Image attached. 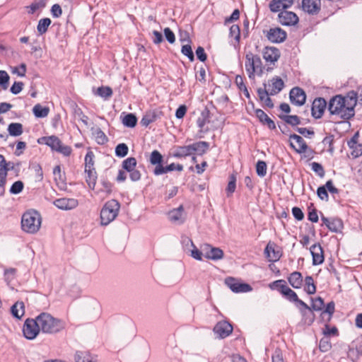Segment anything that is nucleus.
I'll list each match as a JSON object with an SVG mask.
<instances>
[{"instance_id":"nucleus-1","label":"nucleus","mask_w":362,"mask_h":362,"mask_svg":"<svg viewBox=\"0 0 362 362\" xmlns=\"http://www.w3.org/2000/svg\"><path fill=\"white\" fill-rule=\"evenodd\" d=\"M357 99L358 95L354 91L349 92L345 96L337 95L329 100L327 110L336 118L349 120L355 115Z\"/></svg>"},{"instance_id":"nucleus-2","label":"nucleus","mask_w":362,"mask_h":362,"mask_svg":"<svg viewBox=\"0 0 362 362\" xmlns=\"http://www.w3.org/2000/svg\"><path fill=\"white\" fill-rule=\"evenodd\" d=\"M37 317L40 331L45 334H56L65 328V322L48 313H42Z\"/></svg>"},{"instance_id":"nucleus-3","label":"nucleus","mask_w":362,"mask_h":362,"mask_svg":"<svg viewBox=\"0 0 362 362\" xmlns=\"http://www.w3.org/2000/svg\"><path fill=\"white\" fill-rule=\"evenodd\" d=\"M245 66L250 80H255L256 75L262 76L264 73V67L260 57L250 51L245 54Z\"/></svg>"},{"instance_id":"nucleus-4","label":"nucleus","mask_w":362,"mask_h":362,"mask_svg":"<svg viewBox=\"0 0 362 362\" xmlns=\"http://www.w3.org/2000/svg\"><path fill=\"white\" fill-rule=\"evenodd\" d=\"M42 218L35 210L25 212L21 219L22 229L29 233H35L41 226Z\"/></svg>"},{"instance_id":"nucleus-5","label":"nucleus","mask_w":362,"mask_h":362,"mask_svg":"<svg viewBox=\"0 0 362 362\" xmlns=\"http://www.w3.org/2000/svg\"><path fill=\"white\" fill-rule=\"evenodd\" d=\"M120 209V204L116 199L107 202L100 211L101 224L108 225L117 216Z\"/></svg>"},{"instance_id":"nucleus-6","label":"nucleus","mask_w":362,"mask_h":362,"mask_svg":"<svg viewBox=\"0 0 362 362\" xmlns=\"http://www.w3.org/2000/svg\"><path fill=\"white\" fill-rule=\"evenodd\" d=\"M42 139L45 141V144L49 146L53 151H57L65 156H69L71 153V148L64 145L56 136H45Z\"/></svg>"},{"instance_id":"nucleus-7","label":"nucleus","mask_w":362,"mask_h":362,"mask_svg":"<svg viewBox=\"0 0 362 362\" xmlns=\"http://www.w3.org/2000/svg\"><path fill=\"white\" fill-rule=\"evenodd\" d=\"M282 296L290 302L294 303L296 306L299 309L303 316L307 315L306 310H311V308L304 301L299 299L296 293L288 286L283 293Z\"/></svg>"},{"instance_id":"nucleus-8","label":"nucleus","mask_w":362,"mask_h":362,"mask_svg":"<svg viewBox=\"0 0 362 362\" xmlns=\"http://www.w3.org/2000/svg\"><path fill=\"white\" fill-rule=\"evenodd\" d=\"M40 332L37 317L35 319L28 318L23 325V332L24 337L30 340L34 339Z\"/></svg>"},{"instance_id":"nucleus-9","label":"nucleus","mask_w":362,"mask_h":362,"mask_svg":"<svg viewBox=\"0 0 362 362\" xmlns=\"http://www.w3.org/2000/svg\"><path fill=\"white\" fill-rule=\"evenodd\" d=\"M225 283L234 293H247L252 290V288L250 284L240 283L233 277L226 278L225 279Z\"/></svg>"},{"instance_id":"nucleus-10","label":"nucleus","mask_w":362,"mask_h":362,"mask_svg":"<svg viewBox=\"0 0 362 362\" xmlns=\"http://www.w3.org/2000/svg\"><path fill=\"white\" fill-rule=\"evenodd\" d=\"M202 250L204 252V256L208 259L220 260L223 259L224 255L223 251L221 248L213 247L209 244H204L202 247Z\"/></svg>"},{"instance_id":"nucleus-11","label":"nucleus","mask_w":362,"mask_h":362,"mask_svg":"<svg viewBox=\"0 0 362 362\" xmlns=\"http://www.w3.org/2000/svg\"><path fill=\"white\" fill-rule=\"evenodd\" d=\"M266 37L273 43H281L285 41L287 34L280 28H272L267 32Z\"/></svg>"},{"instance_id":"nucleus-12","label":"nucleus","mask_w":362,"mask_h":362,"mask_svg":"<svg viewBox=\"0 0 362 362\" xmlns=\"http://www.w3.org/2000/svg\"><path fill=\"white\" fill-rule=\"evenodd\" d=\"M264 253L269 262H276L281 257V251L274 243L269 242L267 245Z\"/></svg>"},{"instance_id":"nucleus-13","label":"nucleus","mask_w":362,"mask_h":362,"mask_svg":"<svg viewBox=\"0 0 362 362\" xmlns=\"http://www.w3.org/2000/svg\"><path fill=\"white\" fill-rule=\"evenodd\" d=\"M280 56V50L274 47H266L262 52L263 59L270 64H274L279 60Z\"/></svg>"},{"instance_id":"nucleus-14","label":"nucleus","mask_w":362,"mask_h":362,"mask_svg":"<svg viewBox=\"0 0 362 362\" xmlns=\"http://www.w3.org/2000/svg\"><path fill=\"white\" fill-rule=\"evenodd\" d=\"M289 97L291 103L298 106L303 105L306 100L305 93L298 87L293 88L291 90Z\"/></svg>"},{"instance_id":"nucleus-15","label":"nucleus","mask_w":362,"mask_h":362,"mask_svg":"<svg viewBox=\"0 0 362 362\" xmlns=\"http://www.w3.org/2000/svg\"><path fill=\"white\" fill-rule=\"evenodd\" d=\"M53 204L58 209L67 211L75 209L78 202L74 198H59L54 200Z\"/></svg>"},{"instance_id":"nucleus-16","label":"nucleus","mask_w":362,"mask_h":362,"mask_svg":"<svg viewBox=\"0 0 362 362\" xmlns=\"http://www.w3.org/2000/svg\"><path fill=\"white\" fill-rule=\"evenodd\" d=\"M284 88V83L283 80L279 77H273L267 83V90L269 91L271 95H275L278 94Z\"/></svg>"},{"instance_id":"nucleus-17","label":"nucleus","mask_w":362,"mask_h":362,"mask_svg":"<svg viewBox=\"0 0 362 362\" xmlns=\"http://www.w3.org/2000/svg\"><path fill=\"white\" fill-rule=\"evenodd\" d=\"M327 107V102L322 98H318L314 100L312 105V115L316 119L321 118Z\"/></svg>"},{"instance_id":"nucleus-18","label":"nucleus","mask_w":362,"mask_h":362,"mask_svg":"<svg viewBox=\"0 0 362 362\" xmlns=\"http://www.w3.org/2000/svg\"><path fill=\"white\" fill-rule=\"evenodd\" d=\"M303 10L311 15L317 14L321 8L320 0H303L302 1Z\"/></svg>"},{"instance_id":"nucleus-19","label":"nucleus","mask_w":362,"mask_h":362,"mask_svg":"<svg viewBox=\"0 0 362 362\" xmlns=\"http://www.w3.org/2000/svg\"><path fill=\"white\" fill-rule=\"evenodd\" d=\"M279 20L282 25H293L298 22V17L293 12L283 11L279 14Z\"/></svg>"},{"instance_id":"nucleus-20","label":"nucleus","mask_w":362,"mask_h":362,"mask_svg":"<svg viewBox=\"0 0 362 362\" xmlns=\"http://www.w3.org/2000/svg\"><path fill=\"white\" fill-rule=\"evenodd\" d=\"M214 332L220 338H225L233 332V327L226 321H221L215 325Z\"/></svg>"},{"instance_id":"nucleus-21","label":"nucleus","mask_w":362,"mask_h":362,"mask_svg":"<svg viewBox=\"0 0 362 362\" xmlns=\"http://www.w3.org/2000/svg\"><path fill=\"white\" fill-rule=\"evenodd\" d=\"M321 219L323 223L332 232L339 233L343 228V222L340 218H328L325 216H322Z\"/></svg>"},{"instance_id":"nucleus-22","label":"nucleus","mask_w":362,"mask_h":362,"mask_svg":"<svg viewBox=\"0 0 362 362\" xmlns=\"http://www.w3.org/2000/svg\"><path fill=\"white\" fill-rule=\"evenodd\" d=\"M312 257H313V264L319 265L324 262V253L322 247L320 244H314L310 248Z\"/></svg>"},{"instance_id":"nucleus-23","label":"nucleus","mask_w":362,"mask_h":362,"mask_svg":"<svg viewBox=\"0 0 362 362\" xmlns=\"http://www.w3.org/2000/svg\"><path fill=\"white\" fill-rule=\"evenodd\" d=\"M264 88H259L257 90L259 100L264 103V105L269 108L274 107V103L270 98V93L267 90V83H263Z\"/></svg>"},{"instance_id":"nucleus-24","label":"nucleus","mask_w":362,"mask_h":362,"mask_svg":"<svg viewBox=\"0 0 362 362\" xmlns=\"http://www.w3.org/2000/svg\"><path fill=\"white\" fill-rule=\"evenodd\" d=\"M290 139L294 140L297 144L296 146L293 142H291V146L298 153H305L308 148V146L304 141V139L299 135L297 134H291Z\"/></svg>"},{"instance_id":"nucleus-25","label":"nucleus","mask_w":362,"mask_h":362,"mask_svg":"<svg viewBox=\"0 0 362 362\" xmlns=\"http://www.w3.org/2000/svg\"><path fill=\"white\" fill-rule=\"evenodd\" d=\"M256 117L259 119V122L267 125L270 129H275L276 124L261 109H257L255 111Z\"/></svg>"},{"instance_id":"nucleus-26","label":"nucleus","mask_w":362,"mask_h":362,"mask_svg":"<svg viewBox=\"0 0 362 362\" xmlns=\"http://www.w3.org/2000/svg\"><path fill=\"white\" fill-rule=\"evenodd\" d=\"M175 170L177 171H182L183 170V165L181 164H175L173 163L166 167H163V165L156 166L153 170V173L156 175H160Z\"/></svg>"},{"instance_id":"nucleus-27","label":"nucleus","mask_w":362,"mask_h":362,"mask_svg":"<svg viewBox=\"0 0 362 362\" xmlns=\"http://www.w3.org/2000/svg\"><path fill=\"white\" fill-rule=\"evenodd\" d=\"M312 304L311 306H309L311 308V310H308L309 312V321L310 323L313 322L315 320V315L313 313V310L320 311L323 308L325 303L324 300L321 297H317L315 298H312Z\"/></svg>"},{"instance_id":"nucleus-28","label":"nucleus","mask_w":362,"mask_h":362,"mask_svg":"<svg viewBox=\"0 0 362 362\" xmlns=\"http://www.w3.org/2000/svg\"><path fill=\"white\" fill-rule=\"evenodd\" d=\"M4 157L0 154V187L4 188L6 182V176L9 168Z\"/></svg>"},{"instance_id":"nucleus-29","label":"nucleus","mask_w":362,"mask_h":362,"mask_svg":"<svg viewBox=\"0 0 362 362\" xmlns=\"http://www.w3.org/2000/svg\"><path fill=\"white\" fill-rule=\"evenodd\" d=\"M348 146L352 149L351 154L354 158H358L362 155V144L357 143V134L348 141Z\"/></svg>"},{"instance_id":"nucleus-30","label":"nucleus","mask_w":362,"mask_h":362,"mask_svg":"<svg viewBox=\"0 0 362 362\" xmlns=\"http://www.w3.org/2000/svg\"><path fill=\"white\" fill-rule=\"evenodd\" d=\"M303 276L299 272H293L288 277V281L294 288H300L303 284Z\"/></svg>"},{"instance_id":"nucleus-31","label":"nucleus","mask_w":362,"mask_h":362,"mask_svg":"<svg viewBox=\"0 0 362 362\" xmlns=\"http://www.w3.org/2000/svg\"><path fill=\"white\" fill-rule=\"evenodd\" d=\"M335 310V304L333 301L327 304L325 309L321 313L320 317L322 320L326 322H329Z\"/></svg>"},{"instance_id":"nucleus-32","label":"nucleus","mask_w":362,"mask_h":362,"mask_svg":"<svg viewBox=\"0 0 362 362\" xmlns=\"http://www.w3.org/2000/svg\"><path fill=\"white\" fill-rule=\"evenodd\" d=\"M12 315L20 320L25 314V305L23 301H17L11 308Z\"/></svg>"},{"instance_id":"nucleus-33","label":"nucleus","mask_w":362,"mask_h":362,"mask_svg":"<svg viewBox=\"0 0 362 362\" xmlns=\"http://www.w3.org/2000/svg\"><path fill=\"white\" fill-rule=\"evenodd\" d=\"M86 173V182H87L88 187L91 189H94L96 181L98 178L97 172L95 170L88 169L85 170Z\"/></svg>"},{"instance_id":"nucleus-34","label":"nucleus","mask_w":362,"mask_h":362,"mask_svg":"<svg viewBox=\"0 0 362 362\" xmlns=\"http://www.w3.org/2000/svg\"><path fill=\"white\" fill-rule=\"evenodd\" d=\"M192 154L191 144L188 146H177L173 152L175 158H180Z\"/></svg>"},{"instance_id":"nucleus-35","label":"nucleus","mask_w":362,"mask_h":362,"mask_svg":"<svg viewBox=\"0 0 362 362\" xmlns=\"http://www.w3.org/2000/svg\"><path fill=\"white\" fill-rule=\"evenodd\" d=\"M209 143L206 141H198L191 144L192 153H197L198 155L204 154L209 148Z\"/></svg>"},{"instance_id":"nucleus-36","label":"nucleus","mask_w":362,"mask_h":362,"mask_svg":"<svg viewBox=\"0 0 362 362\" xmlns=\"http://www.w3.org/2000/svg\"><path fill=\"white\" fill-rule=\"evenodd\" d=\"M183 206L181 205L178 208L170 211L169 212V218L170 219V221L173 222L179 221L182 223L183 221Z\"/></svg>"},{"instance_id":"nucleus-37","label":"nucleus","mask_w":362,"mask_h":362,"mask_svg":"<svg viewBox=\"0 0 362 362\" xmlns=\"http://www.w3.org/2000/svg\"><path fill=\"white\" fill-rule=\"evenodd\" d=\"M8 132L11 136H18L23 134V125L18 122L11 123L8 127Z\"/></svg>"},{"instance_id":"nucleus-38","label":"nucleus","mask_w":362,"mask_h":362,"mask_svg":"<svg viewBox=\"0 0 362 362\" xmlns=\"http://www.w3.org/2000/svg\"><path fill=\"white\" fill-rule=\"evenodd\" d=\"M158 115L155 111L147 112L142 117L141 124L144 127H148L151 123L157 119Z\"/></svg>"},{"instance_id":"nucleus-39","label":"nucleus","mask_w":362,"mask_h":362,"mask_svg":"<svg viewBox=\"0 0 362 362\" xmlns=\"http://www.w3.org/2000/svg\"><path fill=\"white\" fill-rule=\"evenodd\" d=\"M279 117L286 124H290L292 127H295L300 124V119L297 115H280Z\"/></svg>"},{"instance_id":"nucleus-40","label":"nucleus","mask_w":362,"mask_h":362,"mask_svg":"<svg viewBox=\"0 0 362 362\" xmlns=\"http://www.w3.org/2000/svg\"><path fill=\"white\" fill-rule=\"evenodd\" d=\"M93 134L94 135L95 140L98 144H105L108 139L105 133L99 127L93 128Z\"/></svg>"},{"instance_id":"nucleus-41","label":"nucleus","mask_w":362,"mask_h":362,"mask_svg":"<svg viewBox=\"0 0 362 362\" xmlns=\"http://www.w3.org/2000/svg\"><path fill=\"white\" fill-rule=\"evenodd\" d=\"M33 111L36 117L43 118L48 115L49 109L47 107H42L40 104H37L33 107Z\"/></svg>"},{"instance_id":"nucleus-42","label":"nucleus","mask_w":362,"mask_h":362,"mask_svg":"<svg viewBox=\"0 0 362 362\" xmlns=\"http://www.w3.org/2000/svg\"><path fill=\"white\" fill-rule=\"evenodd\" d=\"M51 24V20L49 18H42L38 21L37 30L39 35L45 34Z\"/></svg>"},{"instance_id":"nucleus-43","label":"nucleus","mask_w":362,"mask_h":362,"mask_svg":"<svg viewBox=\"0 0 362 362\" xmlns=\"http://www.w3.org/2000/svg\"><path fill=\"white\" fill-rule=\"evenodd\" d=\"M75 362H93V358L88 352L78 351L75 354Z\"/></svg>"},{"instance_id":"nucleus-44","label":"nucleus","mask_w":362,"mask_h":362,"mask_svg":"<svg viewBox=\"0 0 362 362\" xmlns=\"http://www.w3.org/2000/svg\"><path fill=\"white\" fill-rule=\"evenodd\" d=\"M149 161L156 166L163 165V156L158 151L154 150L151 153Z\"/></svg>"},{"instance_id":"nucleus-45","label":"nucleus","mask_w":362,"mask_h":362,"mask_svg":"<svg viewBox=\"0 0 362 362\" xmlns=\"http://www.w3.org/2000/svg\"><path fill=\"white\" fill-rule=\"evenodd\" d=\"M137 118L132 114L129 113L122 119V124L127 127L133 128L136 125Z\"/></svg>"},{"instance_id":"nucleus-46","label":"nucleus","mask_w":362,"mask_h":362,"mask_svg":"<svg viewBox=\"0 0 362 362\" xmlns=\"http://www.w3.org/2000/svg\"><path fill=\"white\" fill-rule=\"evenodd\" d=\"M305 288L304 290L308 294H314L316 292V286L314 284L313 278L310 276H308L305 279Z\"/></svg>"},{"instance_id":"nucleus-47","label":"nucleus","mask_w":362,"mask_h":362,"mask_svg":"<svg viewBox=\"0 0 362 362\" xmlns=\"http://www.w3.org/2000/svg\"><path fill=\"white\" fill-rule=\"evenodd\" d=\"M95 155L93 151H88L85 156V170L88 169L95 170L94 165Z\"/></svg>"},{"instance_id":"nucleus-48","label":"nucleus","mask_w":362,"mask_h":362,"mask_svg":"<svg viewBox=\"0 0 362 362\" xmlns=\"http://www.w3.org/2000/svg\"><path fill=\"white\" fill-rule=\"evenodd\" d=\"M269 287L271 289H276L279 291L281 294H283L288 286L286 285V282L284 280L280 279L271 283L269 284Z\"/></svg>"},{"instance_id":"nucleus-49","label":"nucleus","mask_w":362,"mask_h":362,"mask_svg":"<svg viewBox=\"0 0 362 362\" xmlns=\"http://www.w3.org/2000/svg\"><path fill=\"white\" fill-rule=\"evenodd\" d=\"M136 160L134 157H129L124 160L122 162V168L126 171H132L136 166Z\"/></svg>"},{"instance_id":"nucleus-50","label":"nucleus","mask_w":362,"mask_h":362,"mask_svg":"<svg viewBox=\"0 0 362 362\" xmlns=\"http://www.w3.org/2000/svg\"><path fill=\"white\" fill-rule=\"evenodd\" d=\"M45 6L46 0H40L38 1L33 2L30 6H26L25 8L28 9V13L33 14L37 10L44 8Z\"/></svg>"},{"instance_id":"nucleus-51","label":"nucleus","mask_w":362,"mask_h":362,"mask_svg":"<svg viewBox=\"0 0 362 362\" xmlns=\"http://www.w3.org/2000/svg\"><path fill=\"white\" fill-rule=\"evenodd\" d=\"M128 146L127 144L122 143L118 144L115 148V154L117 156L123 158L128 153Z\"/></svg>"},{"instance_id":"nucleus-52","label":"nucleus","mask_w":362,"mask_h":362,"mask_svg":"<svg viewBox=\"0 0 362 362\" xmlns=\"http://www.w3.org/2000/svg\"><path fill=\"white\" fill-rule=\"evenodd\" d=\"M97 93L102 98H108L112 95V90L108 86H101L97 90Z\"/></svg>"},{"instance_id":"nucleus-53","label":"nucleus","mask_w":362,"mask_h":362,"mask_svg":"<svg viewBox=\"0 0 362 362\" xmlns=\"http://www.w3.org/2000/svg\"><path fill=\"white\" fill-rule=\"evenodd\" d=\"M9 76L6 71H0V86L4 90L8 87Z\"/></svg>"},{"instance_id":"nucleus-54","label":"nucleus","mask_w":362,"mask_h":362,"mask_svg":"<svg viewBox=\"0 0 362 362\" xmlns=\"http://www.w3.org/2000/svg\"><path fill=\"white\" fill-rule=\"evenodd\" d=\"M257 174L259 177H264L267 174V164L263 160H258L256 164Z\"/></svg>"},{"instance_id":"nucleus-55","label":"nucleus","mask_w":362,"mask_h":362,"mask_svg":"<svg viewBox=\"0 0 362 362\" xmlns=\"http://www.w3.org/2000/svg\"><path fill=\"white\" fill-rule=\"evenodd\" d=\"M181 52L184 55L187 56L190 62H193L194 60V53L190 45L187 44L182 45Z\"/></svg>"},{"instance_id":"nucleus-56","label":"nucleus","mask_w":362,"mask_h":362,"mask_svg":"<svg viewBox=\"0 0 362 362\" xmlns=\"http://www.w3.org/2000/svg\"><path fill=\"white\" fill-rule=\"evenodd\" d=\"M23 187L24 185L22 181H16L11 187L10 192L13 194H19L23 189Z\"/></svg>"},{"instance_id":"nucleus-57","label":"nucleus","mask_w":362,"mask_h":362,"mask_svg":"<svg viewBox=\"0 0 362 362\" xmlns=\"http://www.w3.org/2000/svg\"><path fill=\"white\" fill-rule=\"evenodd\" d=\"M281 0H272L269 3V8L272 12H278L284 9Z\"/></svg>"},{"instance_id":"nucleus-58","label":"nucleus","mask_w":362,"mask_h":362,"mask_svg":"<svg viewBox=\"0 0 362 362\" xmlns=\"http://www.w3.org/2000/svg\"><path fill=\"white\" fill-rule=\"evenodd\" d=\"M311 168L320 177H323L325 176V170L320 163L313 162L311 163Z\"/></svg>"},{"instance_id":"nucleus-59","label":"nucleus","mask_w":362,"mask_h":362,"mask_svg":"<svg viewBox=\"0 0 362 362\" xmlns=\"http://www.w3.org/2000/svg\"><path fill=\"white\" fill-rule=\"evenodd\" d=\"M235 187H236V178L234 175H231L230 177V181L226 187V192H227L228 196H230L235 192Z\"/></svg>"},{"instance_id":"nucleus-60","label":"nucleus","mask_w":362,"mask_h":362,"mask_svg":"<svg viewBox=\"0 0 362 362\" xmlns=\"http://www.w3.org/2000/svg\"><path fill=\"white\" fill-rule=\"evenodd\" d=\"M230 35L233 37L237 42H239L240 37V28L238 25H233L230 28Z\"/></svg>"},{"instance_id":"nucleus-61","label":"nucleus","mask_w":362,"mask_h":362,"mask_svg":"<svg viewBox=\"0 0 362 362\" xmlns=\"http://www.w3.org/2000/svg\"><path fill=\"white\" fill-rule=\"evenodd\" d=\"M23 86L24 84L23 82L15 81L10 90L13 94L17 95L23 90Z\"/></svg>"},{"instance_id":"nucleus-62","label":"nucleus","mask_w":362,"mask_h":362,"mask_svg":"<svg viewBox=\"0 0 362 362\" xmlns=\"http://www.w3.org/2000/svg\"><path fill=\"white\" fill-rule=\"evenodd\" d=\"M164 35L169 43L173 44L175 42V34L169 28L164 29Z\"/></svg>"},{"instance_id":"nucleus-63","label":"nucleus","mask_w":362,"mask_h":362,"mask_svg":"<svg viewBox=\"0 0 362 362\" xmlns=\"http://www.w3.org/2000/svg\"><path fill=\"white\" fill-rule=\"evenodd\" d=\"M317 194L320 199L328 200L329 196L327 189L325 186L319 187L317 190Z\"/></svg>"},{"instance_id":"nucleus-64","label":"nucleus","mask_w":362,"mask_h":362,"mask_svg":"<svg viewBox=\"0 0 362 362\" xmlns=\"http://www.w3.org/2000/svg\"><path fill=\"white\" fill-rule=\"evenodd\" d=\"M272 362H284L283 354L279 349H276L272 356Z\"/></svg>"}]
</instances>
